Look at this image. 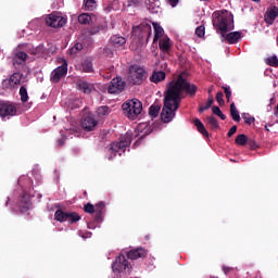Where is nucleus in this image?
<instances>
[{
  "label": "nucleus",
  "mask_w": 278,
  "mask_h": 278,
  "mask_svg": "<svg viewBox=\"0 0 278 278\" xmlns=\"http://www.w3.org/2000/svg\"><path fill=\"white\" fill-rule=\"evenodd\" d=\"M89 34H91V36H94V34H99V27H93L89 30Z\"/></svg>",
  "instance_id": "nucleus-48"
},
{
  "label": "nucleus",
  "mask_w": 278,
  "mask_h": 278,
  "mask_svg": "<svg viewBox=\"0 0 278 278\" xmlns=\"http://www.w3.org/2000/svg\"><path fill=\"white\" fill-rule=\"evenodd\" d=\"M166 79V73L163 71L153 72L152 76L150 77V80L153 84H160V81H164Z\"/></svg>",
  "instance_id": "nucleus-19"
},
{
  "label": "nucleus",
  "mask_w": 278,
  "mask_h": 278,
  "mask_svg": "<svg viewBox=\"0 0 278 278\" xmlns=\"http://www.w3.org/2000/svg\"><path fill=\"white\" fill-rule=\"evenodd\" d=\"M238 131V126H232L229 131H228V138H231V136H233V134H236Z\"/></svg>",
  "instance_id": "nucleus-46"
},
{
  "label": "nucleus",
  "mask_w": 278,
  "mask_h": 278,
  "mask_svg": "<svg viewBox=\"0 0 278 278\" xmlns=\"http://www.w3.org/2000/svg\"><path fill=\"white\" fill-rule=\"evenodd\" d=\"M128 260H140V257H147V250L137 248L127 252Z\"/></svg>",
  "instance_id": "nucleus-15"
},
{
  "label": "nucleus",
  "mask_w": 278,
  "mask_h": 278,
  "mask_svg": "<svg viewBox=\"0 0 278 278\" xmlns=\"http://www.w3.org/2000/svg\"><path fill=\"white\" fill-rule=\"evenodd\" d=\"M222 269L225 275H229V273H233V270H236V267H229L227 265H223Z\"/></svg>",
  "instance_id": "nucleus-44"
},
{
  "label": "nucleus",
  "mask_w": 278,
  "mask_h": 278,
  "mask_svg": "<svg viewBox=\"0 0 278 278\" xmlns=\"http://www.w3.org/2000/svg\"><path fill=\"white\" fill-rule=\"evenodd\" d=\"M126 83L122 77L113 78L108 86L109 94H118L125 90Z\"/></svg>",
  "instance_id": "nucleus-10"
},
{
  "label": "nucleus",
  "mask_w": 278,
  "mask_h": 278,
  "mask_svg": "<svg viewBox=\"0 0 278 278\" xmlns=\"http://www.w3.org/2000/svg\"><path fill=\"white\" fill-rule=\"evenodd\" d=\"M18 114V104L12 101L0 100V118H12Z\"/></svg>",
  "instance_id": "nucleus-5"
},
{
  "label": "nucleus",
  "mask_w": 278,
  "mask_h": 278,
  "mask_svg": "<svg viewBox=\"0 0 278 278\" xmlns=\"http://www.w3.org/2000/svg\"><path fill=\"white\" fill-rule=\"evenodd\" d=\"M206 123L211 127V129H218L219 127L218 119H216V117L214 116L206 117Z\"/></svg>",
  "instance_id": "nucleus-34"
},
{
  "label": "nucleus",
  "mask_w": 278,
  "mask_h": 278,
  "mask_svg": "<svg viewBox=\"0 0 278 278\" xmlns=\"http://www.w3.org/2000/svg\"><path fill=\"white\" fill-rule=\"evenodd\" d=\"M213 26L215 27L217 34L220 38H225L227 31L233 29V14L227 10L215 11L213 13Z\"/></svg>",
  "instance_id": "nucleus-2"
},
{
  "label": "nucleus",
  "mask_w": 278,
  "mask_h": 278,
  "mask_svg": "<svg viewBox=\"0 0 278 278\" xmlns=\"http://www.w3.org/2000/svg\"><path fill=\"white\" fill-rule=\"evenodd\" d=\"M23 80V74L15 72L9 78L3 79L1 83L3 90H16L18 86H21V81Z\"/></svg>",
  "instance_id": "nucleus-6"
},
{
  "label": "nucleus",
  "mask_w": 278,
  "mask_h": 278,
  "mask_svg": "<svg viewBox=\"0 0 278 278\" xmlns=\"http://www.w3.org/2000/svg\"><path fill=\"white\" fill-rule=\"evenodd\" d=\"M68 73V63L66 60H63V64L52 71L50 79L53 84H58L64 75Z\"/></svg>",
  "instance_id": "nucleus-12"
},
{
  "label": "nucleus",
  "mask_w": 278,
  "mask_h": 278,
  "mask_svg": "<svg viewBox=\"0 0 278 278\" xmlns=\"http://www.w3.org/2000/svg\"><path fill=\"white\" fill-rule=\"evenodd\" d=\"M240 38H242L241 31H232L225 34V37H222V40H227L228 45H236Z\"/></svg>",
  "instance_id": "nucleus-16"
},
{
  "label": "nucleus",
  "mask_w": 278,
  "mask_h": 278,
  "mask_svg": "<svg viewBox=\"0 0 278 278\" xmlns=\"http://www.w3.org/2000/svg\"><path fill=\"white\" fill-rule=\"evenodd\" d=\"M79 68L84 73H92L94 71V68L92 66V60H90V59L84 60L80 63Z\"/></svg>",
  "instance_id": "nucleus-20"
},
{
  "label": "nucleus",
  "mask_w": 278,
  "mask_h": 278,
  "mask_svg": "<svg viewBox=\"0 0 278 278\" xmlns=\"http://www.w3.org/2000/svg\"><path fill=\"white\" fill-rule=\"evenodd\" d=\"M105 212V203L104 202H99L94 205V214L96 217L99 219L101 218V214Z\"/></svg>",
  "instance_id": "nucleus-28"
},
{
  "label": "nucleus",
  "mask_w": 278,
  "mask_h": 278,
  "mask_svg": "<svg viewBox=\"0 0 278 278\" xmlns=\"http://www.w3.org/2000/svg\"><path fill=\"white\" fill-rule=\"evenodd\" d=\"M162 110V106L160 104H152L149 109L150 116H153L154 118L160 115V111Z\"/></svg>",
  "instance_id": "nucleus-30"
},
{
  "label": "nucleus",
  "mask_w": 278,
  "mask_h": 278,
  "mask_svg": "<svg viewBox=\"0 0 278 278\" xmlns=\"http://www.w3.org/2000/svg\"><path fill=\"white\" fill-rule=\"evenodd\" d=\"M222 88L226 94L227 101H231V87L223 86Z\"/></svg>",
  "instance_id": "nucleus-40"
},
{
  "label": "nucleus",
  "mask_w": 278,
  "mask_h": 278,
  "mask_svg": "<svg viewBox=\"0 0 278 278\" xmlns=\"http://www.w3.org/2000/svg\"><path fill=\"white\" fill-rule=\"evenodd\" d=\"M241 116H242L245 125H253L255 123V117L249 113H242Z\"/></svg>",
  "instance_id": "nucleus-35"
},
{
  "label": "nucleus",
  "mask_w": 278,
  "mask_h": 278,
  "mask_svg": "<svg viewBox=\"0 0 278 278\" xmlns=\"http://www.w3.org/2000/svg\"><path fill=\"white\" fill-rule=\"evenodd\" d=\"M167 3H169L170 8H177L179 0H167Z\"/></svg>",
  "instance_id": "nucleus-47"
},
{
  "label": "nucleus",
  "mask_w": 278,
  "mask_h": 278,
  "mask_svg": "<svg viewBox=\"0 0 278 278\" xmlns=\"http://www.w3.org/2000/svg\"><path fill=\"white\" fill-rule=\"evenodd\" d=\"M140 29H142L143 27H144V29H146V31H148V40H149V38H151V25H149V24H141L140 26Z\"/></svg>",
  "instance_id": "nucleus-45"
},
{
  "label": "nucleus",
  "mask_w": 278,
  "mask_h": 278,
  "mask_svg": "<svg viewBox=\"0 0 278 278\" xmlns=\"http://www.w3.org/2000/svg\"><path fill=\"white\" fill-rule=\"evenodd\" d=\"M84 211L86 212V214H94V205L87 203L84 206Z\"/></svg>",
  "instance_id": "nucleus-41"
},
{
  "label": "nucleus",
  "mask_w": 278,
  "mask_h": 278,
  "mask_svg": "<svg viewBox=\"0 0 278 278\" xmlns=\"http://www.w3.org/2000/svg\"><path fill=\"white\" fill-rule=\"evenodd\" d=\"M90 21H92V17L88 13H83L78 16V23H80V25H88Z\"/></svg>",
  "instance_id": "nucleus-32"
},
{
  "label": "nucleus",
  "mask_w": 278,
  "mask_h": 278,
  "mask_svg": "<svg viewBox=\"0 0 278 278\" xmlns=\"http://www.w3.org/2000/svg\"><path fill=\"white\" fill-rule=\"evenodd\" d=\"M78 88L79 90H81V92H84L85 94H90V92H92V85L84 81V80H80L78 83Z\"/></svg>",
  "instance_id": "nucleus-24"
},
{
  "label": "nucleus",
  "mask_w": 278,
  "mask_h": 278,
  "mask_svg": "<svg viewBox=\"0 0 278 278\" xmlns=\"http://www.w3.org/2000/svg\"><path fill=\"white\" fill-rule=\"evenodd\" d=\"M193 123H194V125H195L198 131H199L200 134H202V136H204L205 138H207V137L210 136V132H207V129H205V125H203V122H201V119L195 118V119L193 121Z\"/></svg>",
  "instance_id": "nucleus-22"
},
{
  "label": "nucleus",
  "mask_w": 278,
  "mask_h": 278,
  "mask_svg": "<svg viewBox=\"0 0 278 278\" xmlns=\"http://www.w3.org/2000/svg\"><path fill=\"white\" fill-rule=\"evenodd\" d=\"M27 58H29V55L18 49H15L10 56L14 68H18V66H25Z\"/></svg>",
  "instance_id": "nucleus-11"
},
{
  "label": "nucleus",
  "mask_w": 278,
  "mask_h": 278,
  "mask_svg": "<svg viewBox=\"0 0 278 278\" xmlns=\"http://www.w3.org/2000/svg\"><path fill=\"white\" fill-rule=\"evenodd\" d=\"M66 216H67V212L58 210L54 213V220H58V223H66Z\"/></svg>",
  "instance_id": "nucleus-27"
},
{
  "label": "nucleus",
  "mask_w": 278,
  "mask_h": 278,
  "mask_svg": "<svg viewBox=\"0 0 278 278\" xmlns=\"http://www.w3.org/2000/svg\"><path fill=\"white\" fill-rule=\"evenodd\" d=\"M230 116L232 121L236 123H240V112H238V108H236V103L230 104Z\"/></svg>",
  "instance_id": "nucleus-25"
},
{
  "label": "nucleus",
  "mask_w": 278,
  "mask_h": 278,
  "mask_svg": "<svg viewBox=\"0 0 278 278\" xmlns=\"http://www.w3.org/2000/svg\"><path fill=\"white\" fill-rule=\"evenodd\" d=\"M66 17H63L58 12H53L46 17V25H48V27H64V25H66Z\"/></svg>",
  "instance_id": "nucleus-9"
},
{
  "label": "nucleus",
  "mask_w": 278,
  "mask_h": 278,
  "mask_svg": "<svg viewBox=\"0 0 278 278\" xmlns=\"http://www.w3.org/2000/svg\"><path fill=\"white\" fill-rule=\"evenodd\" d=\"M112 270L113 273H117V274L124 273V270H126L128 275L129 273H131L129 261H127L125 255L121 254L115 258V261L112 264Z\"/></svg>",
  "instance_id": "nucleus-7"
},
{
  "label": "nucleus",
  "mask_w": 278,
  "mask_h": 278,
  "mask_svg": "<svg viewBox=\"0 0 278 278\" xmlns=\"http://www.w3.org/2000/svg\"><path fill=\"white\" fill-rule=\"evenodd\" d=\"M265 129L266 131H270V129L268 128V125H265Z\"/></svg>",
  "instance_id": "nucleus-52"
},
{
  "label": "nucleus",
  "mask_w": 278,
  "mask_h": 278,
  "mask_svg": "<svg viewBox=\"0 0 278 278\" xmlns=\"http://www.w3.org/2000/svg\"><path fill=\"white\" fill-rule=\"evenodd\" d=\"M59 146H60V147H64V140L60 139V140H59Z\"/></svg>",
  "instance_id": "nucleus-50"
},
{
  "label": "nucleus",
  "mask_w": 278,
  "mask_h": 278,
  "mask_svg": "<svg viewBox=\"0 0 278 278\" xmlns=\"http://www.w3.org/2000/svg\"><path fill=\"white\" fill-rule=\"evenodd\" d=\"M252 144H255V142H254V141H252Z\"/></svg>",
  "instance_id": "nucleus-56"
},
{
  "label": "nucleus",
  "mask_w": 278,
  "mask_h": 278,
  "mask_svg": "<svg viewBox=\"0 0 278 278\" xmlns=\"http://www.w3.org/2000/svg\"><path fill=\"white\" fill-rule=\"evenodd\" d=\"M214 104V96H208L207 103L205 105H200L199 112H205V110H210Z\"/></svg>",
  "instance_id": "nucleus-33"
},
{
  "label": "nucleus",
  "mask_w": 278,
  "mask_h": 278,
  "mask_svg": "<svg viewBox=\"0 0 278 278\" xmlns=\"http://www.w3.org/2000/svg\"><path fill=\"white\" fill-rule=\"evenodd\" d=\"M224 94L222 91L217 92L216 101L219 105H225V99H223Z\"/></svg>",
  "instance_id": "nucleus-43"
},
{
  "label": "nucleus",
  "mask_w": 278,
  "mask_h": 278,
  "mask_svg": "<svg viewBox=\"0 0 278 278\" xmlns=\"http://www.w3.org/2000/svg\"><path fill=\"white\" fill-rule=\"evenodd\" d=\"M147 79V70L138 64L128 67V81L134 86H140Z\"/></svg>",
  "instance_id": "nucleus-3"
},
{
  "label": "nucleus",
  "mask_w": 278,
  "mask_h": 278,
  "mask_svg": "<svg viewBox=\"0 0 278 278\" xmlns=\"http://www.w3.org/2000/svg\"><path fill=\"white\" fill-rule=\"evenodd\" d=\"M278 16V8L277 7H269L264 15V21L267 25H273L275 23V18Z\"/></svg>",
  "instance_id": "nucleus-14"
},
{
  "label": "nucleus",
  "mask_w": 278,
  "mask_h": 278,
  "mask_svg": "<svg viewBox=\"0 0 278 278\" xmlns=\"http://www.w3.org/2000/svg\"><path fill=\"white\" fill-rule=\"evenodd\" d=\"M153 28H154V38H153V42H157L159 38H164V28L161 27L160 24H157L156 22L152 23Z\"/></svg>",
  "instance_id": "nucleus-18"
},
{
  "label": "nucleus",
  "mask_w": 278,
  "mask_h": 278,
  "mask_svg": "<svg viewBox=\"0 0 278 278\" xmlns=\"http://www.w3.org/2000/svg\"><path fill=\"white\" fill-rule=\"evenodd\" d=\"M266 64H268V66H274L275 68H277L278 67L277 55H273V56L267 58Z\"/></svg>",
  "instance_id": "nucleus-36"
},
{
  "label": "nucleus",
  "mask_w": 278,
  "mask_h": 278,
  "mask_svg": "<svg viewBox=\"0 0 278 278\" xmlns=\"http://www.w3.org/2000/svg\"><path fill=\"white\" fill-rule=\"evenodd\" d=\"M10 203V200L7 201V205Z\"/></svg>",
  "instance_id": "nucleus-54"
},
{
  "label": "nucleus",
  "mask_w": 278,
  "mask_h": 278,
  "mask_svg": "<svg viewBox=\"0 0 278 278\" xmlns=\"http://www.w3.org/2000/svg\"><path fill=\"white\" fill-rule=\"evenodd\" d=\"M235 142L239 147H244L249 142V137H247L244 134H241L236 137Z\"/></svg>",
  "instance_id": "nucleus-29"
},
{
  "label": "nucleus",
  "mask_w": 278,
  "mask_h": 278,
  "mask_svg": "<svg viewBox=\"0 0 278 278\" xmlns=\"http://www.w3.org/2000/svg\"><path fill=\"white\" fill-rule=\"evenodd\" d=\"M195 34L199 36V38H203L205 36V26L197 27Z\"/></svg>",
  "instance_id": "nucleus-42"
},
{
  "label": "nucleus",
  "mask_w": 278,
  "mask_h": 278,
  "mask_svg": "<svg viewBox=\"0 0 278 278\" xmlns=\"http://www.w3.org/2000/svg\"><path fill=\"white\" fill-rule=\"evenodd\" d=\"M97 125H99V122L94 119V116L92 115L85 116L80 123V126L85 129V131H94Z\"/></svg>",
  "instance_id": "nucleus-13"
},
{
  "label": "nucleus",
  "mask_w": 278,
  "mask_h": 278,
  "mask_svg": "<svg viewBox=\"0 0 278 278\" xmlns=\"http://www.w3.org/2000/svg\"><path fill=\"white\" fill-rule=\"evenodd\" d=\"M97 114L100 117L108 116V114H110V108H108V106H100L97 110Z\"/></svg>",
  "instance_id": "nucleus-37"
},
{
  "label": "nucleus",
  "mask_w": 278,
  "mask_h": 278,
  "mask_svg": "<svg viewBox=\"0 0 278 278\" xmlns=\"http://www.w3.org/2000/svg\"><path fill=\"white\" fill-rule=\"evenodd\" d=\"M172 47L173 45L170 43V38L165 36L160 39L159 49L162 51V53H168Z\"/></svg>",
  "instance_id": "nucleus-17"
},
{
  "label": "nucleus",
  "mask_w": 278,
  "mask_h": 278,
  "mask_svg": "<svg viewBox=\"0 0 278 278\" xmlns=\"http://www.w3.org/2000/svg\"><path fill=\"white\" fill-rule=\"evenodd\" d=\"M212 112L215 114V116H218L222 121H225L227 116L223 114V111H220V108L218 106H212Z\"/></svg>",
  "instance_id": "nucleus-38"
},
{
  "label": "nucleus",
  "mask_w": 278,
  "mask_h": 278,
  "mask_svg": "<svg viewBox=\"0 0 278 278\" xmlns=\"http://www.w3.org/2000/svg\"><path fill=\"white\" fill-rule=\"evenodd\" d=\"M122 109L128 118L135 121L142 113V102L135 98L124 102Z\"/></svg>",
  "instance_id": "nucleus-4"
},
{
  "label": "nucleus",
  "mask_w": 278,
  "mask_h": 278,
  "mask_svg": "<svg viewBox=\"0 0 278 278\" xmlns=\"http://www.w3.org/2000/svg\"><path fill=\"white\" fill-rule=\"evenodd\" d=\"M111 42L113 47L121 48V47H125V43L127 42V40L124 37L115 35L111 37Z\"/></svg>",
  "instance_id": "nucleus-21"
},
{
  "label": "nucleus",
  "mask_w": 278,
  "mask_h": 278,
  "mask_svg": "<svg viewBox=\"0 0 278 278\" xmlns=\"http://www.w3.org/2000/svg\"><path fill=\"white\" fill-rule=\"evenodd\" d=\"M20 97L22 103H27L29 101V93H27V85L20 88Z\"/></svg>",
  "instance_id": "nucleus-26"
},
{
  "label": "nucleus",
  "mask_w": 278,
  "mask_h": 278,
  "mask_svg": "<svg viewBox=\"0 0 278 278\" xmlns=\"http://www.w3.org/2000/svg\"><path fill=\"white\" fill-rule=\"evenodd\" d=\"M131 144V136L125 135L119 141L111 143L110 153L116 155L118 151H125Z\"/></svg>",
  "instance_id": "nucleus-8"
},
{
  "label": "nucleus",
  "mask_w": 278,
  "mask_h": 278,
  "mask_svg": "<svg viewBox=\"0 0 278 278\" xmlns=\"http://www.w3.org/2000/svg\"><path fill=\"white\" fill-rule=\"evenodd\" d=\"M252 1H254L255 3H260V0H252Z\"/></svg>",
  "instance_id": "nucleus-53"
},
{
  "label": "nucleus",
  "mask_w": 278,
  "mask_h": 278,
  "mask_svg": "<svg viewBox=\"0 0 278 278\" xmlns=\"http://www.w3.org/2000/svg\"><path fill=\"white\" fill-rule=\"evenodd\" d=\"M85 10L92 12L97 9V1L94 0H84Z\"/></svg>",
  "instance_id": "nucleus-31"
},
{
  "label": "nucleus",
  "mask_w": 278,
  "mask_h": 278,
  "mask_svg": "<svg viewBox=\"0 0 278 278\" xmlns=\"http://www.w3.org/2000/svg\"><path fill=\"white\" fill-rule=\"evenodd\" d=\"M105 51H106L108 55H110V54L113 55V54H114V53L112 52V50H110V49H106Z\"/></svg>",
  "instance_id": "nucleus-51"
},
{
  "label": "nucleus",
  "mask_w": 278,
  "mask_h": 278,
  "mask_svg": "<svg viewBox=\"0 0 278 278\" xmlns=\"http://www.w3.org/2000/svg\"><path fill=\"white\" fill-rule=\"evenodd\" d=\"M252 144H255V142H254V141H252Z\"/></svg>",
  "instance_id": "nucleus-55"
},
{
  "label": "nucleus",
  "mask_w": 278,
  "mask_h": 278,
  "mask_svg": "<svg viewBox=\"0 0 278 278\" xmlns=\"http://www.w3.org/2000/svg\"><path fill=\"white\" fill-rule=\"evenodd\" d=\"M83 49H84V45L77 42L74 45V47H72L71 53L75 54V53H77V51H81Z\"/></svg>",
  "instance_id": "nucleus-39"
},
{
  "label": "nucleus",
  "mask_w": 278,
  "mask_h": 278,
  "mask_svg": "<svg viewBox=\"0 0 278 278\" xmlns=\"http://www.w3.org/2000/svg\"><path fill=\"white\" fill-rule=\"evenodd\" d=\"M79 220H81V216H79L77 212H67L66 222L70 223V225L79 223Z\"/></svg>",
  "instance_id": "nucleus-23"
},
{
  "label": "nucleus",
  "mask_w": 278,
  "mask_h": 278,
  "mask_svg": "<svg viewBox=\"0 0 278 278\" xmlns=\"http://www.w3.org/2000/svg\"><path fill=\"white\" fill-rule=\"evenodd\" d=\"M197 85L188 81V75L181 73L176 80L169 83L167 90L164 93V105L161 112V119L164 123H170L179 110L181 103V94L186 92L190 97L197 94Z\"/></svg>",
  "instance_id": "nucleus-1"
},
{
  "label": "nucleus",
  "mask_w": 278,
  "mask_h": 278,
  "mask_svg": "<svg viewBox=\"0 0 278 278\" xmlns=\"http://www.w3.org/2000/svg\"><path fill=\"white\" fill-rule=\"evenodd\" d=\"M213 90H214V86H211V87L208 88V97H212Z\"/></svg>",
  "instance_id": "nucleus-49"
}]
</instances>
